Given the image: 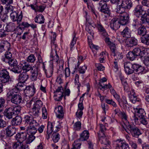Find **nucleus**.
I'll return each mask as SVG.
<instances>
[{
    "mask_svg": "<svg viewBox=\"0 0 149 149\" xmlns=\"http://www.w3.org/2000/svg\"><path fill=\"white\" fill-rule=\"evenodd\" d=\"M63 96V92L54 93V100L56 101H60L62 100Z\"/></svg>",
    "mask_w": 149,
    "mask_h": 149,
    "instance_id": "e433bc0d",
    "label": "nucleus"
},
{
    "mask_svg": "<svg viewBox=\"0 0 149 149\" xmlns=\"http://www.w3.org/2000/svg\"><path fill=\"white\" fill-rule=\"evenodd\" d=\"M54 112L57 118L59 119H62L64 116V110L63 108L61 106H59L56 107Z\"/></svg>",
    "mask_w": 149,
    "mask_h": 149,
    "instance_id": "f3484780",
    "label": "nucleus"
},
{
    "mask_svg": "<svg viewBox=\"0 0 149 149\" xmlns=\"http://www.w3.org/2000/svg\"><path fill=\"white\" fill-rule=\"evenodd\" d=\"M124 70L127 74H130L134 73L132 64L130 62H127L124 63Z\"/></svg>",
    "mask_w": 149,
    "mask_h": 149,
    "instance_id": "2eb2a0df",
    "label": "nucleus"
},
{
    "mask_svg": "<svg viewBox=\"0 0 149 149\" xmlns=\"http://www.w3.org/2000/svg\"><path fill=\"white\" fill-rule=\"evenodd\" d=\"M108 45L109 46V47H110L112 53V54L116 51V47L114 43L112 42L111 43V44H110Z\"/></svg>",
    "mask_w": 149,
    "mask_h": 149,
    "instance_id": "338daca9",
    "label": "nucleus"
},
{
    "mask_svg": "<svg viewBox=\"0 0 149 149\" xmlns=\"http://www.w3.org/2000/svg\"><path fill=\"white\" fill-rule=\"evenodd\" d=\"M145 14V12L141 6L138 5L135 8L134 10V14L137 17H139L143 14Z\"/></svg>",
    "mask_w": 149,
    "mask_h": 149,
    "instance_id": "4468645a",
    "label": "nucleus"
},
{
    "mask_svg": "<svg viewBox=\"0 0 149 149\" xmlns=\"http://www.w3.org/2000/svg\"><path fill=\"white\" fill-rule=\"evenodd\" d=\"M10 14V18L13 22H17L19 24L22 20V15L21 14L18 15V13L15 11H12Z\"/></svg>",
    "mask_w": 149,
    "mask_h": 149,
    "instance_id": "6e6552de",
    "label": "nucleus"
},
{
    "mask_svg": "<svg viewBox=\"0 0 149 149\" xmlns=\"http://www.w3.org/2000/svg\"><path fill=\"white\" fill-rule=\"evenodd\" d=\"M119 116H120L124 121L123 123L122 124V127L125 128L126 127L129 125V123L127 120V116L124 111H120L119 112Z\"/></svg>",
    "mask_w": 149,
    "mask_h": 149,
    "instance_id": "dca6fc26",
    "label": "nucleus"
},
{
    "mask_svg": "<svg viewBox=\"0 0 149 149\" xmlns=\"http://www.w3.org/2000/svg\"><path fill=\"white\" fill-rule=\"evenodd\" d=\"M81 141L79 139L75 141L73 144V147L72 149H79L81 145Z\"/></svg>",
    "mask_w": 149,
    "mask_h": 149,
    "instance_id": "c9c22d12",
    "label": "nucleus"
},
{
    "mask_svg": "<svg viewBox=\"0 0 149 149\" xmlns=\"http://www.w3.org/2000/svg\"><path fill=\"white\" fill-rule=\"evenodd\" d=\"M87 5L88 8L91 10V11L95 15L96 17H97V15L95 13L94 5L92 4L88 3H87Z\"/></svg>",
    "mask_w": 149,
    "mask_h": 149,
    "instance_id": "0e129e2a",
    "label": "nucleus"
},
{
    "mask_svg": "<svg viewBox=\"0 0 149 149\" xmlns=\"http://www.w3.org/2000/svg\"><path fill=\"white\" fill-rule=\"evenodd\" d=\"M119 20L121 25H124L126 24L129 20L128 14L127 13H124L123 14L120 15Z\"/></svg>",
    "mask_w": 149,
    "mask_h": 149,
    "instance_id": "aec40b11",
    "label": "nucleus"
},
{
    "mask_svg": "<svg viewBox=\"0 0 149 149\" xmlns=\"http://www.w3.org/2000/svg\"><path fill=\"white\" fill-rule=\"evenodd\" d=\"M141 16V21L142 24L148 23L149 22V15H148L145 14Z\"/></svg>",
    "mask_w": 149,
    "mask_h": 149,
    "instance_id": "c03bdc74",
    "label": "nucleus"
},
{
    "mask_svg": "<svg viewBox=\"0 0 149 149\" xmlns=\"http://www.w3.org/2000/svg\"><path fill=\"white\" fill-rule=\"evenodd\" d=\"M14 129L11 128H7L6 130V134L7 136H11L15 134V130L14 131Z\"/></svg>",
    "mask_w": 149,
    "mask_h": 149,
    "instance_id": "603ef678",
    "label": "nucleus"
},
{
    "mask_svg": "<svg viewBox=\"0 0 149 149\" xmlns=\"http://www.w3.org/2000/svg\"><path fill=\"white\" fill-rule=\"evenodd\" d=\"M22 121L21 117L19 116H16L15 118H13L11 121L12 125L13 126H17L20 125Z\"/></svg>",
    "mask_w": 149,
    "mask_h": 149,
    "instance_id": "2f4dec72",
    "label": "nucleus"
},
{
    "mask_svg": "<svg viewBox=\"0 0 149 149\" xmlns=\"http://www.w3.org/2000/svg\"><path fill=\"white\" fill-rule=\"evenodd\" d=\"M36 91V88L34 84L31 86H26L24 90V92L26 95L29 97L33 96Z\"/></svg>",
    "mask_w": 149,
    "mask_h": 149,
    "instance_id": "423d86ee",
    "label": "nucleus"
},
{
    "mask_svg": "<svg viewBox=\"0 0 149 149\" xmlns=\"http://www.w3.org/2000/svg\"><path fill=\"white\" fill-rule=\"evenodd\" d=\"M56 37V33H53V36H52L51 37L52 40L51 42V47H54L56 48L57 47V44L55 43L54 41L55 40V38Z\"/></svg>",
    "mask_w": 149,
    "mask_h": 149,
    "instance_id": "8fccbe9b",
    "label": "nucleus"
},
{
    "mask_svg": "<svg viewBox=\"0 0 149 149\" xmlns=\"http://www.w3.org/2000/svg\"><path fill=\"white\" fill-rule=\"evenodd\" d=\"M24 121L25 124L29 125V126L35 124L36 125V123H38L34 120L33 116L29 115H26L24 116Z\"/></svg>",
    "mask_w": 149,
    "mask_h": 149,
    "instance_id": "f8f14e48",
    "label": "nucleus"
},
{
    "mask_svg": "<svg viewBox=\"0 0 149 149\" xmlns=\"http://www.w3.org/2000/svg\"><path fill=\"white\" fill-rule=\"evenodd\" d=\"M13 110L11 107L8 108H6L4 111V115L8 119H11L15 116Z\"/></svg>",
    "mask_w": 149,
    "mask_h": 149,
    "instance_id": "4be33fe9",
    "label": "nucleus"
},
{
    "mask_svg": "<svg viewBox=\"0 0 149 149\" xmlns=\"http://www.w3.org/2000/svg\"><path fill=\"white\" fill-rule=\"evenodd\" d=\"M118 4L126 9H130L132 6V3L128 0H120Z\"/></svg>",
    "mask_w": 149,
    "mask_h": 149,
    "instance_id": "412c9836",
    "label": "nucleus"
},
{
    "mask_svg": "<svg viewBox=\"0 0 149 149\" xmlns=\"http://www.w3.org/2000/svg\"><path fill=\"white\" fill-rule=\"evenodd\" d=\"M107 1L104 0H101L99 3V5L101 7L100 11L109 16L111 13L109 6L106 3Z\"/></svg>",
    "mask_w": 149,
    "mask_h": 149,
    "instance_id": "20e7f679",
    "label": "nucleus"
},
{
    "mask_svg": "<svg viewBox=\"0 0 149 149\" xmlns=\"http://www.w3.org/2000/svg\"><path fill=\"white\" fill-rule=\"evenodd\" d=\"M112 54L114 56V59L116 60H118L123 58L122 53L117 51Z\"/></svg>",
    "mask_w": 149,
    "mask_h": 149,
    "instance_id": "09e8293b",
    "label": "nucleus"
},
{
    "mask_svg": "<svg viewBox=\"0 0 149 149\" xmlns=\"http://www.w3.org/2000/svg\"><path fill=\"white\" fill-rule=\"evenodd\" d=\"M126 9L120 5L118 4V6L117 8L116 12L118 13H119L120 15L123 14L124 13H127L125 12V10Z\"/></svg>",
    "mask_w": 149,
    "mask_h": 149,
    "instance_id": "37998d69",
    "label": "nucleus"
},
{
    "mask_svg": "<svg viewBox=\"0 0 149 149\" xmlns=\"http://www.w3.org/2000/svg\"><path fill=\"white\" fill-rule=\"evenodd\" d=\"M126 57L128 59L131 61L134 60L137 57L132 51L129 52L127 54Z\"/></svg>",
    "mask_w": 149,
    "mask_h": 149,
    "instance_id": "ea45409f",
    "label": "nucleus"
},
{
    "mask_svg": "<svg viewBox=\"0 0 149 149\" xmlns=\"http://www.w3.org/2000/svg\"><path fill=\"white\" fill-rule=\"evenodd\" d=\"M34 20L35 22L42 24L44 23L45 19L42 14H39L36 17Z\"/></svg>",
    "mask_w": 149,
    "mask_h": 149,
    "instance_id": "72a5a7b5",
    "label": "nucleus"
},
{
    "mask_svg": "<svg viewBox=\"0 0 149 149\" xmlns=\"http://www.w3.org/2000/svg\"><path fill=\"white\" fill-rule=\"evenodd\" d=\"M58 124L59 123L58 122L56 123H52L50 122L48 123L46 135V137L47 139L50 138V136L52 134V132H53V133H56V132L59 130L60 126L58 125Z\"/></svg>",
    "mask_w": 149,
    "mask_h": 149,
    "instance_id": "f03ea898",
    "label": "nucleus"
},
{
    "mask_svg": "<svg viewBox=\"0 0 149 149\" xmlns=\"http://www.w3.org/2000/svg\"><path fill=\"white\" fill-rule=\"evenodd\" d=\"M146 27L143 25H141L138 29V33L139 35H142L143 36L146 34Z\"/></svg>",
    "mask_w": 149,
    "mask_h": 149,
    "instance_id": "f704fd0d",
    "label": "nucleus"
},
{
    "mask_svg": "<svg viewBox=\"0 0 149 149\" xmlns=\"http://www.w3.org/2000/svg\"><path fill=\"white\" fill-rule=\"evenodd\" d=\"M0 77L1 81L3 83L8 82L10 79L9 73L6 69H3L1 71Z\"/></svg>",
    "mask_w": 149,
    "mask_h": 149,
    "instance_id": "0eeeda50",
    "label": "nucleus"
},
{
    "mask_svg": "<svg viewBox=\"0 0 149 149\" xmlns=\"http://www.w3.org/2000/svg\"><path fill=\"white\" fill-rule=\"evenodd\" d=\"M136 57L138 56L141 59L143 58H144L146 56V54H147V52L145 50H141L139 47H136L132 51Z\"/></svg>",
    "mask_w": 149,
    "mask_h": 149,
    "instance_id": "1a4fd4ad",
    "label": "nucleus"
},
{
    "mask_svg": "<svg viewBox=\"0 0 149 149\" xmlns=\"http://www.w3.org/2000/svg\"><path fill=\"white\" fill-rule=\"evenodd\" d=\"M27 134L26 132H22L18 133L15 136V139L19 143H22L27 138Z\"/></svg>",
    "mask_w": 149,
    "mask_h": 149,
    "instance_id": "a211bd4d",
    "label": "nucleus"
},
{
    "mask_svg": "<svg viewBox=\"0 0 149 149\" xmlns=\"http://www.w3.org/2000/svg\"><path fill=\"white\" fill-rule=\"evenodd\" d=\"M121 35L123 37L129 38L130 36V31L129 28L126 27L121 32Z\"/></svg>",
    "mask_w": 149,
    "mask_h": 149,
    "instance_id": "473e14b6",
    "label": "nucleus"
},
{
    "mask_svg": "<svg viewBox=\"0 0 149 149\" xmlns=\"http://www.w3.org/2000/svg\"><path fill=\"white\" fill-rule=\"evenodd\" d=\"M115 149H130V148L127 143L120 141L116 143Z\"/></svg>",
    "mask_w": 149,
    "mask_h": 149,
    "instance_id": "393cba45",
    "label": "nucleus"
},
{
    "mask_svg": "<svg viewBox=\"0 0 149 149\" xmlns=\"http://www.w3.org/2000/svg\"><path fill=\"white\" fill-rule=\"evenodd\" d=\"M55 55L54 56L53 54L52 53L50 54V57L53 58V59L56 62L58 63L59 66V71L63 70V69L64 61L62 60H60L58 61L59 57L57 54V51L56 50L55 51Z\"/></svg>",
    "mask_w": 149,
    "mask_h": 149,
    "instance_id": "9d476101",
    "label": "nucleus"
},
{
    "mask_svg": "<svg viewBox=\"0 0 149 149\" xmlns=\"http://www.w3.org/2000/svg\"><path fill=\"white\" fill-rule=\"evenodd\" d=\"M31 79L32 81L36 80L37 79V76L38 75V73L37 71V68L36 70H31Z\"/></svg>",
    "mask_w": 149,
    "mask_h": 149,
    "instance_id": "58836bf2",
    "label": "nucleus"
},
{
    "mask_svg": "<svg viewBox=\"0 0 149 149\" xmlns=\"http://www.w3.org/2000/svg\"><path fill=\"white\" fill-rule=\"evenodd\" d=\"M16 24L13 22H10L7 24L6 31L7 32L13 31L15 29Z\"/></svg>",
    "mask_w": 149,
    "mask_h": 149,
    "instance_id": "7c9ffc66",
    "label": "nucleus"
},
{
    "mask_svg": "<svg viewBox=\"0 0 149 149\" xmlns=\"http://www.w3.org/2000/svg\"><path fill=\"white\" fill-rule=\"evenodd\" d=\"M5 58H3L2 59L4 61L6 62H7V61H6V59H8V61L10 59H12V55L11 53L9 52H6L5 54Z\"/></svg>",
    "mask_w": 149,
    "mask_h": 149,
    "instance_id": "49530a36",
    "label": "nucleus"
},
{
    "mask_svg": "<svg viewBox=\"0 0 149 149\" xmlns=\"http://www.w3.org/2000/svg\"><path fill=\"white\" fill-rule=\"evenodd\" d=\"M11 70L15 73L19 74L22 71L21 66L17 65L12 67Z\"/></svg>",
    "mask_w": 149,
    "mask_h": 149,
    "instance_id": "79ce46f5",
    "label": "nucleus"
},
{
    "mask_svg": "<svg viewBox=\"0 0 149 149\" xmlns=\"http://www.w3.org/2000/svg\"><path fill=\"white\" fill-rule=\"evenodd\" d=\"M8 62L9 65L11 66L12 67H13L17 65V62L16 59H12L8 61Z\"/></svg>",
    "mask_w": 149,
    "mask_h": 149,
    "instance_id": "052dcab7",
    "label": "nucleus"
},
{
    "mask_svg": "<svg viewBox=\"0 0 149 149\" xmlns=\"http://www.w3.org/2000/svg\"><path fill=\"white\" fill-rule=\"evenodd\" d=\"M32 110L33 115L35 118H36L38 117L40 114V109L33 107L32 108Z\"/></svg>",
    "mask_w": 149,
    "mask_h": 149,
    "instance_id": "bf43d9fd",
    "label": "nucleus"
},
{
    "mask_svg": "<svg viewBox=\"0 0 149 149\" xmlns=\"http://www.w3.org/2000/svg\"><path fill=\"white\" fill-rule=\"evenodd\" d=\"M19 65L22 67V70H23L26 72L32 70L33 69L31 65L25 60L20 61Z\"/></svg>",
    "mask_w": 149,
    "mask_h": 149,
    "instance_id": "9b49d317",
    "label": "nucleus"
},
{
    "mask_svg": "<svg viewBox=\"0 0 149 149\" xmlns=\"http://www.w3.org/2000/svg\"><path fill=\"white\" fill-rule=\"evenodd\" d=\"M42 105V103L40 100H37L34 104L33 107L40 109Z\"/></svg>",
    "mask_w": 149,
    "mask_h": 149,
    "instance_id": "5fc2aeb1",
    "label": "nucleus"
},
{
    "mask_svg": "<svg viewBox=\"0 0 149 149\" xmlns=\"http://www.w3.org/2000/svg\"><path fill=\"white\" fill-rule=\"evenodd\" d=\"M100 130L99 131L98 134L99 136L105 134V131L106 130V128L105 126L102 124H100Z\"/></svg>",
    "mask_w": 149,
    "mask_h": 149,
    "instance_id": "3c124183",
    "label": "nucleus"
},
{
    "mask_svg": "<svg viewBox=\"0 0 149 149\" xmlns=\"http://www.w3.org/2000/svg\"><path fill=\"white\" fill-rule=\"evenodd\" d=\"M35 138V137L33 135L30 134L28 135V136L26 139V143L27 144H29L31 143Z\"/></svg>",
    "mask_w": 149,
    "mask_h": 149,
    "instance_id": "680f3d73",
    "label": "nucleus"
},
{
    "mask_svg": "<svg viewBox=\"0 0 149 149\" xmlns=\"http://www.w3.org/2000/svg\"><path fill=\"white\" fill-rule=\"evenodd\" d=\"M3 47L5 51H9L10 48V44L8 41L4 40L2 41L1 42Z\"/></svg>",
    "mask_w": 149,
    "mask_h": 149,
    "instance_id": "a19ab883",
    "label": "nucleus"
},
{
    "mask_svg": "<svg viewBox=\"0 0 149 149\" xmlns=\"http://www.w3.org/2000/svg\"><path fill=\"white\" fill-rule=\"evenodd\" d=\"M96 26L98 29V31L101 33L102 35L103 36L107 37L108 36V34L107 32L105 29L101 24H97Z\"/></svg>",
    "mask_w": 149,
    "mask_h": 149,
    "instance_id": "c85d7f7f",
    "label": "nucleus"
},
{
    "mask_svg": "<svg viewBox=\"0 0 149 149\" xmlns=\"http://www.w3.org/2000/svg\"><path fill=\"white\" fill-rule=\"evenodd\" d=\"M120 24L119 19L117 17L114 18L111 21L110 27L113 30H116L120 27Z\"/></svg>",
    "mask_w": 149,
    "mask_h": 149,
    "instance_id": "ddd939ff",
    "label": "nucleus"
},
{
    "mask_svg": "<svg viewBox=\"0 0 149 149\" xmlns=\"http://www.w3.org/2000/svg\"><path fill=\"white\" fill-rule=\"evenodd\" d=\"M53 141L54 143L58 142L60 139V135L58 133H53L52 134Z\"/></svg>",
    "mask_w": 149,
    "mask_h": 149,
    "instance_id": "13d9d810",
    "label": "nucleus"
},
{
    "mask_svg": "<svg viewBox=\"0 0 149 149\" xmlns=\"http://www.w3.org/2000/svg\"><path fill=\"white\" fill-rule=\"evenodd\" d=\"M76 33H74L72 39L70 44V49L71 50H72L73 48H74V45L76 44L77 39V38L76 37Z\"/></svg>",
    "mask_w": 149,
    "mask_h": 149,
    "instance_id": "de8ad7c7",
    "label": "nucleus"
},
{
    "mask_svg": "<svg viewBox=\"0 0 149 149\" xmlns=\"http://www.w3.org/2000/svg\"><path fill=\"white\" fill-rule=\"evenodd\" d=\"M36 58L33 54L29 55L26 58V62L28 63H33L36 61Z\"/></svg>",
    "mask_w": 149,
    "mask_h": 149,
    "instance_id": "a18cd8bd",
    "label": "nucleus"
},
{
    "mask_svg": "<svg viewBox=\"0 0 149 149\" xmlns=\"http://www.w3.org/2000/svg\"><path fill=\"white\" fill-rule=\"evenodd\" d=\"M130 100L133 103H135L136 101L139 102L140 100V99L137 98V95L131 96Z\"/></svg>",
    "mask_w": 149,
    "mask_h": 149,
    "instance_id": "774afa93",
    "label": "nucleus"
},
{
    "mask_svg": "<svg viewBox=\"0 0 149 149\" xmlns=\"http://www.w3.org/2000/svg\"><path fill=\"white\" fill-rule=\"evenodd\" d=\"M81 128V123L80 121H77L74 125V129L76 130H79Z\"/></svg>",
    "mask_w": 149,
    "mask_h": 149,
    "instance_id": "69168bd1",
    "label": "nucleus"
},
{
    "mask_svg": "<svg viewBox=\"0 0 149 149\" xmlns=\"http://www.w3.org/2000/svg\"><path fill=\"white\" fill-rule=\"evenodd\" d=\"M148 55L147 53V54H146L145 57L143 58L141 60L146 66L149 67V56Z\"/></svg>",
    "mask_w": 149,
    "mask_h": 149,
    "instance_id": "e2e57ef3",
    "label": "nucleus"
},
{
    "mask_svg": "<svg viewBox=\"0 0 149 149\" xmlns=\"http://www.w3.org/2000/svg\"><path fill=\"white\" fill-rule=\"evenodd\" d=\"M35 125V124L34 125H31L27 127L26 131L28 133H29L30 134L34 135L37 132V129L36 127L38 126L39 124L38 123H36V125Z\"/></svg>",
    "mask_w": 149,
    "mask_h": 149,
    "instance_id": "6ab92c4d",
    "label": "nucleus"
},
{
    "mask_svg": "<svg viewBox=\"0 0 149 149\" xmlns=\"http://www.w3.org/2000/svg\"><path fill=\"white\" fill-rule=\"evenodd\" d=\"M89 137V134L88 131L87 130H85L80 134L79 139L81 141H84L88 139Z\"/></svg>",
    "mask_w": 149,
    "mask_h": 149,
    "instance_id": "bb28decb",
    "label": "nucleus"
},
{
    "mask_svg": "<svg viewBox=\"0 0 149 149\" xmlns=\"http://www.w3.org/2000/svg\"><path fill=\"white\" fill-rule=\"evenodd\" d=\"M20 88H15L8 92L7 94V97L10 99L11 102L16 104H19L22 101V98L19 93L18 89Z\"/></svg>",
    "mask_w": 149,
    "mask_h": 149,
    "instance_id": "f257e3e1",
    "label": "nucleus"
},
{
    "mask_svg": "<svg viewBox=\"0 0 149 149\" xmlns=\"http://www.w3.org/2000/svg\"><path fill=\"white\" fill-rule=\"evenodd\" d=\"M120 77L124 90L127 92L129 91V89L126 79L124 78V76L121 75H120Z\"/></svg>",
    "mask_w": 149,
    "mask_h": 149,
    "instance_id": "c756f323",
    "label": "nucleus"
},
{
    "mask_svg": "<svg viewBox=\"0 0 149 149\" xmlns=\"http://www.w3.org/2000/svg\"><path fill=\"white\" fill-rule=\"evenodd\" d=\"M126 127L127 128L133 137L138 138L141 134L140 129L134 125L129 124Z\"/></svg>",
    "mask_w": 149,
    "mask_h": 149,
    "instance_id": "7ed1b4c3",
    "label": "nucleus"
},
{
    "mask_svg": "<svg viewBox=\"0 0 149 149\" xmlns=\"http://www.w3.org/2000/svg\"><path fill=\"white\" fill-rule=\"evenodd\" d=\"M134 110L135 114L139 118L146 116V113L143 109L142 108H136Z\"/></svg>",
    "mask_w": 149,
    "mask_h": 149,
    "instance_id": "5701e85b",
    "label": "nucleus"
},
{
    "mask_svg": "<svg viewBox=\"0 0 149 149\" xmlns=\"http://www.w3.org/2000/svg\"><path fill=\"white\" fill-rule=\"evenodd\" d=\"M29 77V76L27 73L26 72H23L19 75L18 79L20 81L25 82Z\"/></svg>",
    "mask_w": 149,
    "mask_h": 149,
    "instance_id": "cd10ccee",
    "label": "nucleus"
},
{
    "mask_svg": "<svg viewBox=\"0 0 149 149\" xmlns=\"http://www.w3.org/2000/svg\"><path fill=\"white\" fill-rule=\"evenodd\" d=\"M126 44L128 47H132L136 45L137 40L134 38H131L126 41Z\"/></svg>",
    "mask_w": 149,
    "mask_h": 149,
    "instance_id": "a878e982",
    "label": "nucleus"
},
{
    "mask_svg": "<svg viewBox=\"0 0 149 149\" xmlns=\"http://www.w3.org/2000/svg\"><path fill=\"white\" fill-rule=\"evenodd\" d=\"M98 138L99 142L102 144L104 145H109V140L104 134L100 135V136L98 135Z\"/></svg>",
    "mask_w": 149,
    "mask_h": 149,
    "instance_id": "b1692460",
    "label": "nucleus"
},
{
    "mask_svg": "<svg viewBox=\"0 0 149 149\" xmlns=\"http://www.w3.org/2000/svg\"><path fill=\"white\" fill-rule=\"evenodd\" d=\"M141 42L146 45H149V35L148 34H146L141 38Z\"/></svg>",
    "mask_w": 149,
    "mask_h": 149,
    "instance_id": "4c0bfd02",
    "label": "nucleus"
},
{
    "mask_svg": "<svg viewBox=\"0 0 149 149\" xmlns=\"http://www.w3.org/2000/svg\"><path fill=\"white\" fill-rule=\"evenodd\" d=\"M11 108L13 109V112L15 116L19 113L21 109V107L19 106H17L15 107H12Z\"/></svg>",
    "mask_w": 149,
    "mask_h": 149,
    "instance_id": "4d7b16f0",
    "label": "nucleus"
},
{
    "mask_svg": "<svg viewBox=\"0 0 149 149\" xmlns=\"http://www.w3.org/2000/svg\"><path fill=\"white\" fill-rule=\"evenodd\" d=\"M140 123L143 125L145 127H147L148 122L146 117L139 118Z\"/></svg>",
    "mask_w": 149,
    "mask_h": 149,
    "instance_id": "6e6d98bb",
    "label": "nucleus"
},
{
    "mask_svg": "<svg viewBox=\"0 0 149 149\" xmlns=\"http://www.w3.org/2000/svg\"><path fill=\"white\" fill-rule=\"evenodd\" d=\"M13 7L10 5L6 7L4 13L0 14V18L1 20L3 22H6L8 18V16L7 15L8 13L13 11Z\"/></svg>",
    "mask_w": 149,
    "mask_h": 149,
    "instance_id": "39448f33",
    "label": "nucleus"
},
{
    "mask_svg": "<svg viewBox=\"0 0 149 149\" xmlns=\"http://www.w3.org/2000/svg\"><path fill=\"white\" fill-rule=\"evenodd\" d=\"M22 143H17L14 142L13 146L14 149H22L23 144Z\"/></svg>",
    "mask_w": 149,
    "mask_h": 149,
    "instance_id": "864d4df0",
    "label": "nucleus"
}]
</instances>
